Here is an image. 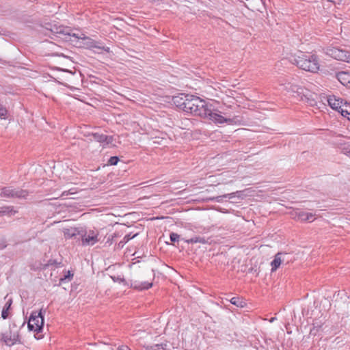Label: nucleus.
I'll use <instances>...</instances> for the list:
<instances>
[{
    "label": "nucleus",
    "mask_w": 350,
    "mask_h": 350,
    "mask_svg": "<svg viewBox=\"0 0 350 350\" xmlns=\"http://www.w3.org/2000/svg\"><path fill=\"white\" fill-rule=\"evenodd\" d=\"M38 27H40L38 31L45 36L49 37H51L52 35L56 36L66 41L74 42L79 39H85V38L83 33H75L70 27L57 25L55 23L46 22L38 25Z\"/></svg>",
    "instance_id": "1"
},
{
    "label": "nucleus",
    "mask_w": 350,
    "mask_h": 350,
    "mask_svg": "<svg viewBox=\"0 0 350 350\" xmlns=\"http://www.w3.org/2000/svg\"><path fill=\"white\" fill-rule=\"evenodd\" d=\"M289 62L299 68L311 72H316L319 69V59L316 55L299 52L291 55Z\"/></svg>",
    "instance_id": "2"
},
{
    "label": "nucleus",
    "mask_w": 350,
    "mask_h": 350,
    "mask_svg": "<svg viewBox=\"0 0 350 350\" xmlns=\"http://www.w3.org/2000/svg\"><path fill=\"white\" fill-rule=\"evenodd\" d=\"M188 98L184 111L202 118H205L206 114H208L207 113L210 111L211 104L206 103L204 100L196 96L189 95Z\"/></svg>",
    "instance_id": "3"
},
{
    "label": "nucleus",
    "mask_w": 350,
    "mask_h": 350,
    "mask_svg": "<svg viewBox=\"0 0 350 350\" xmlns=\"http://www.w3.org/2000/svg\"><path fill=\"white\" fill-rule=\"evenodd\" d=\"M20 327L16 325L10 326L8 330L1 334L0 341L10 347L20 342Z\"/></svg>",
    "instance_id": "4"
},
{
    "label": "nucleus",
    "mask_w": 350,
    "mask_h": 350,
    "mask_svg": "<svg viewBox=\"0 0 350 350\" xmlns=\"http://www.w3.org/2000/svg\"><path fill=\"white\" fill-rule=\"evenodd\" d=\"M27 326L29 331H33L36 334L42 332L44 326V315L42 309L39 312H32Z\"/></svg>",
    "instance_id": "5"
},
{
    "label": "nucleus",
    "mask_w": 350,
    "mask_h": 350,
    "mask_svg": "<svg viewBox=\"0 0 350 350\" xmlns=\"http://www.w3.org/2000/svg\"><path fill=\"white\" fill-rule=\"evenodd\" d=\"M99 232L97 230H89L81 227L80 237L83 246L94 245L99 241Z\"/></svg>",
    "instance_id": "6"
},
{
    "label": "nucleus",
    "mask_w": 350,
    "mask_h": 350,
    "mask_svg": "<svg viewBox=\"0 0 350 350\" xmlns=\"http://www.w3.org/2000/svg\"><path fill=\"white\" fill-rule=\"evenodd\" d=\"M327 55L339 61L350 62V52L335 46H328L325 49Z\"/></svg>",
    "instance_id": "7"
},
{
    "label": "nucleus",
    "mask_w": 350,
    "mask_h": 350,
    "mask_svg": "<svg viewBox=\"0 0 350 350\" xmlns=\"http://www.w3.org/2000/svg\"><path fill=\"white\" fill-rule=\"evenodd\" d=\"M210 111H208L206 116L204 119H208L212 120L216 124H223L227 123L228 124H233L237 123V117H234L232 118H226L222 116L221 115L215 112L214 109L213 108V105H210Z\"/></svg>",
    "instance_id": "8"
},
{
    "label": "nucleus",
    "mask_w": 350,
    "mask_h": 350,
    "mask_svg": "<svg viewBox=\"0 0 350 350\" xmlns=\"http://www.w3.org/2000/svg\"><path fill=\"white\" fill-rule=\"evenodd\" d=\"M284 88L289 92L296 93L301 100H304V97L308 99L307 94H305V91L307 90L297 84L288 83L285 85Z\"/></svg>",
    "instance_id": "9"
},
{
    "label": "nucleus",
    "mask_w": 350,
    "mask_h": 350,
    "mask_svg": "<svg viewBox=\"0 0 350 350\" xmlns=\"http://www.w3.org/2000/svg\"><path fill=\"white\" fill-rule=\"evenodd\" d=\"M91 135L93 137L95 141L100 144H103V146L111 144L113 141V138L112 136H108L103 133H92Z\"/></svg>",
    "instance_id": "10"
},
{
    "label": "nucleus",
    "mask_w": 350,
    "mask_h": 350,
    "mask_svg": "<svg viewBox=\"0 0 350 350\" xmlns=\"http://www.w3.org/2000/svg\"><path fill=\"white\" fill-rule=\"evenodd\" d=\"M335 77L343 85L350 88V72L346 71L335 72Z\"/></svg>",
    "instance_id": "11"
},
{
    "label": "nucleus",
    "mask_w": 350,
    "mask_h": 350,
    "mask_svg": "<svg viewBox=\"0 0 350 350\" xmlns=\"http://www.w3.org/2000/svg\"><path fill=\"white\" fill-rule=\"evenodd\" d=\"M189 95L190 94H181L179 96H173L172 101L176 107L184 111L186 107V103H187L189 98L188 96H189Z\"/></svg>",
    "instance_id": "12"
},
{
    "label": "nucleus",
    "mask_w": 350,
    "mask_h": 350,
    "mask_svg": "<svg viewBox=\"0 0 350 350\" xmlns=\"http://www.w3.org/2000/svg\"><path fill=\"white\" fill-rule=\"evenodd\" d=\"M329 105L334 110L338 111L340 113V109L345 105V102L340 98H336L334 96H329L327 98Z\"/></svg>",
    "instance_id": "13"
},
{
    "label": "nucleus",
    "mask_w": 350,
    "mask_h": 350,
    "mask_svg": "<svg viewBox=\"0 0 350 350\" xmlns=\"http://www.w3.org/2000/svg\"><path fill=\"white\" fill-rule=\"evenodd\" d=\"M63 232L66 239L77 238V236L80 237L81 227L64 228Z\"/></svg>",
    "instance_id": "14"
},
{
    "label": "nucleus",
    "mask_w": 350,
    "mask_h": 350,
    "mask_svg": "<svg viewBox=\"0 0 350 350\" xmlns=\"http://www.w3.org/2000/svg\"><path fill=\"white\" fill-rule=\"evenodd\" d=\"M130 286L134 289L142 291L151 288L152 286V283L149 282H139L135 280L131 282Z\"/></svg>",
    "instance_id": "15"
},
{
    "label": "nucleus",
    "mask_w": 350,
    "mask_h": 350,
    "mask_svg": "<svg viewBox=\"0 0 350 350\" xmlns=\"http://www.w3.org/2000/svg\"><path fill=\"white\" fill-rule=\"evenodd\" d=\"M284 263V259L282 258V252H278L274 256V259L271 262V271H275L277 269Z\"/></svg>",
    "instance_id": "16"
},
{
    "label": "nucleus",
    "mask_w": 350,
    "mask_h": 350,
    "mask_svg": "<svg viewBox=\"0 0 350 350\" xmlns=\"http://www.w3.org/2000/svg\"><path fill=\"white\" fill-rule=\"evenodd\" d=\"M314 217V215L312 213H306L304 211H295V217H297L298 219H300L301 221H310L312 217Z\"/></svg>",
    "instance_id": "17"
},
{
    "label": "nucleus",
    "mask_w": 350,
    "mask_h": 350,
    "mask_svg": "<svg viewBox=\"0 0 350 350\" xmlns=\"http://www.w3.org/2000/svg\"><path fill=\"white\" fill-rule=\"evenodd\" d=\"M235 193H236L232 192L231 193H228V194H225V195H223V196H215V197H211V198H206V201H207V202L212 201V202H221L223 198H228L229 199H231V198H234L235 196Z\"/></svg>",
    "instance_id": "18"
},
{
    "label": "nucleus",
    "mask_w": 350,
    "mask_h": 350,
    "mask_svg": "<svg viewBox=\"0 0 350 350\" xmlns=\"http://www.w3.org/2000/svg\"><path fill=\"white\" fill-rule=\"evenodd\" d=\"M50 266H53L54 267H62V265L61 262H57L56 260L51 259L48 260L47 263L46 264H40V267H38V269H46L47 267Z\"/></svg>",
    "instance_id": "19"
},
{
    "label": "nucleus",
    "mask_w": 350,
    "mask_h": 350,
    "mask_svg": "<svg viewBox=\"0 0 350 350\" xmlns=\"http://www.w3.org/2000/svg\"><path fill=\"white\" fill-rule=\"evenodd\" d=\"M137 235V234H135L133 235H131V234H128L123 238L122 240H121L118 244H117V248L118 249H122L124 245L131 239H133Z\"/></svg>",
    "instance_id": "20"
},
{
    "label": "nucleus",
    "mask_w": 350,
    "mask_h": 350,
    "mask_svg": "<svg viewBox=\"0 0 350 350\" xmlns=\"http://www.w3.org/2000/svg\"><path fill=\"white\" fill-rule=\"evenodd\" d=\"M185 242L187 243H200L202 244H206L208 243V240H206L204 237H195L190 239H183Z\"/></svg>",
    "instance_id": "21"
},
{
    "label": "nucleus",
    "mask_w": 350,
    "mask_h": 350,
    "mask_svg": "<svg viewBox=\"0 0 350 350\" xmlns=\"http://www.w3.org/2000/svg\"><path fill=\"white\" fill-rule=\"evenodd\" d=\"M340 110V113L341 115L345 118H347L349 120H350V105H349L347 102H345V105H342Z\"/></svg>",
    "instance_id": "22"
},
{
    "label": "nucleus",
    "mask_w": 350,
    "mask_h": 350,
    "mask_svg": "<svg viewBox=\"0 0 350 350\" xmlns=\"http://www.w3.org/2000/svg\"><path fill=\"white\" fill-rule=\"evenodd\" d=\"M230 303L237 307L243 308L246 305L245 302L239 297H232L230 300Z\"/></svg>",
    "instance_id": "23"
},
{
    "label": "nucleus",
    "mask_w": 350,
    "mask_h": 350,
    "mask_svg": "<svg viewBox=\"0 0 350 350\" xmlns=\"http://www.w3.org/2000/svg\"><path fill=\"white\" fill-rule=\"evenodd\" d=\"M12 304V300L11 299H8L4 306V308H3V310H2V312H1V317L3 319H5L8 318V315H9V312H8V310L10 308V306Z\"/></svg>",
    "instance_id": "24"
},
{
    "label": "nucleus",
    "mask_w": 350,
    "mask_h": 350,
    "mask_svg": "<svg viewBox=\"0 0 350 350\" xmlns=\"http://www.w3.org/2000/svg\"><path fill=\"white\" fill-rule=\"evenodd\" d=\"M38 73L36 71L29 70L23 67V77L35 78L38 76Z\"/></svg>",
    "instance_id": "25"
},
{
    "label": "nucleus",
    "mask_w": 350,
    "mask_h": 350,
    "mask_svg": "<svg viewBox=\"0 0 350 350\" xmlns=\"http://www.w3.org/2000/svg\"><path fill=\"white\" fill-rule=\"evenodd\" d=\"M72 278L73 273H71L70 271H68L66 272V274L64 275V277L59 279V284H62L66 280L70 281L72 279Z\"/></svg>",
    "instance_id": "26"
},
{
    "label": "nucleus",
    "mask_w": 350,
    "mask_h": 350,
    "mask_svg": "<svg viewBox=\"0 0 350 350\" xmlns=\"http://www.w3.org/2000/svg\"><path fill=\"white\" fill-rule=\"evenodd\" d=\"M340 150L341 153L350 157V145L344 144L340 147Z\"/></svg>",
    "instance_id": "27"
},
{
    "label": "nucleus",
    "mask_w": 350,
    "mask_h": 350,
    "mask_svg": "<svg viewBox=\"0 0 350 350\" xmlns=\"http://www.w3.org/2000/svg\"><path fill=\"white\" fill-rule=\"evenodd\" d=\"M166 347H167L166 344H156V345H154L153 346H151L150 349H152V350H161V349L165 350Z\"/></svg>",
    "instance_id": "28"
},
{
    "label": "nucleus",
    "mask_w": 350,
    "mask_h": 350,
    "mask_svg": "<svg viewBox=\"0 0 350 350\" xmlns=\"http://www.w3.org/2000/svg\"><path fill=\"white\" fill-rule=\"evenodd\" d=\"M8 111L7 109L3 107L2 105L0 104V118L3 119H5L7 118Z\"/></svg>",
    "instance_id": "29"
},
{
    "label": "nucleus",
    "mask_w": 350,
    "mask_h": 350,
    "mask_svg": "<svg viewBox=\"0 0 350 350\" xmlns=\"http://www.w3.org/2000/svg\"><path fill=\"white\" fill-rule=\"evenodd\" d=\"M111 279L113 280V282H120V283H123L124 285H127V282L125 280L124 278H121L120 276H111Z\"/></svg>",
    "instance_id": "30"
},
{
    "label": "nucleus",
    "mask_w": 350,
    "mask_h": 350,
    "mask_svg": "<svg viewBox=\"0 0 350 350\" xmlns=\"http://www.w3.org/2000/svg\"><path fill=\"white\" fill-rule=\"evenodd\" d=\"M119 161V158L116 156L111 157L108 161V163L111 165H116Z\"/></svg>",
    "instance_id": "31"
},
{
    "label": "nucleus",
    "mask_w": 350,
    "mask_h": 350,
    "mask_svg": "<svg viewBox=\"0 0 350 350\" xmlns=\"http://www.w3.org/2000/svg\"><path fill=\"white\" fill-rule=\"evenodd\" d=\"M120 237L119 234L117 232L113 233L112 235L108 237L107 243L109 244H112L113 242L115 241V239L116 237Z\"/></svg>",
    "instance_id": "32"
},
{
    "label": "nucleus",
    "mask_w": 350,
    "mask_h": 350,
    "mask_svg": "<svg viewBox=\"0 0 350 350\" xmlns=\"http://www.w3.org/2000/svg\"><path fill=\"white\" fill-rule=\"evenodd\" d=\"M180 236L175 232H171L170 234V239L172 242L178 241Z\"/></svg>",
    "instance_id": "33"
},
{
    "label": "nucleus",
    "mask_w": 350,
    "mask_h": 350,
    "mask_svg": "<svg viewBox=\"0 0 350 350\" xmlns=\"http://www.w3.org/2000/svg\"><path fill=\"white\" fill-rule=\"evenodd\" d=\"M12 210H10L8 208H5L0 211V215H12Z\"/></svg>",
    "instance_id": "34"
},
{
    "label": "nucleus",
    "mask_w": 350,
    "mask_h": 350,
    "mask_svg": "<svg viewBox=\"0 0 350 350\" xmlns=\"http://www.w3.org/2000/svg\"><path fill=\"white\" fill-rule=\"evenodd\" d=\"M32 31V28L29 25H23V33H29Z\"/></svg>",
    "instance_id": "35"
},
{
    "label": "nucleus",
    "mask_w": 350,
    "mask_h": 350,
    "mask_svg": "<svg viewBox=\"0 0 350 350\" xmlns=\"http://www.w3.org/2000/svg\"><path fill=\"white\" fill-rule=\"evenodd\" d=\"M312 325H313V327L312 329H310V334L316 336L319 330H318V329H316L315 323H312Z\"/></svg>",
    "instance_id": "36"
},
{
    "label": "nucleus",
    "mask_w": 350,
    "mask_h": 350,
    "mask_svg": "<svg viewBox=\"0 0 350 350\" xmlns=\"http://www.w3.org/2000/svg\"><path fill=\"white\" fill-rule=\"evenodd\" d=\"M289 254L287 253H282V258L284 259V263L286 262V264L288 263L289 259H288Z\"/></svg>",
    "instance_id": "37"
},
{
    "label": "nucleus",
    "mask_w": 350,
    "mask_h": 350,
    "mask_svg": "<svg viewBox=\"0 0 350 350\" xmlns=\"http://www.w3.org/2000/svg\"><path fill=\"white\" fill-rule=\"evenodd\" d=\"M3 192L5 193V195H6L8 196H14L12 191H10L7 189H4V191Z\"/></svg>",
    "instance_id": "38"
},
{
    "label": "nucleus",
    "mask_w": 350,
    "mask_h": 350,
    "mask_svg": "<svg viewBox=\"0 0 350 350\" xmlns=\"http://www.w3.org/2000/svg\"><path fill=\"white\" fill-rule=\"evenodd\" d=\"M313 323H315L316 329H318V330H319L322 327L321 323H319L318 322H314Z\"/></svg>",
    "instance_id": "39"
},
{
    "label": "nucleus",
    "mask_w": 350,
    "mask_h": 350,
    "mask_svg": "<svg viewBox=\"0 0 350 350\" xmlns=\"http://www.w3.org/2000/svg\"><path fill=\"white\" fill-rule=\"evenodd\" d=\"M327 1L334 3H340L342 1V0H327Z\"/></svg>",
    "instance_id": "40"
},
{
    "label": "nucleus",
    "mask_w": 350,
    "mask_h": 350,
    "mask_svg": "<svg viewBox=\"0 0 350 350\" xmlns=\"http://www.w3.org/2000/svg\"><path fill=\"white\" fill-rule=\"evenodd\" d=\"M5 247V245L3 243H0V249H3V248H4Z\"/></svg>",
    "instance_id": "41"
},
{
    "label": "nucleus",
    "mask_w": 350,
    "mask_h": 350,
    "mask_svg": "<svg viewBox=\"0 0 350 350\" xmlns=\"http://www.w3.org/2000/svg\"><path fill=\"white\" fill-rule=\"evenodd\" d=\"M338 338H335L334 342H336L338 344L339 342Z\"/></svg>",
    "instance_id": "42"
},
{
    "label": "nucleus",
    "mask_w": 350,
    "mask_h": 350,
    "mask_svg": "<svg viewBox=\"0 0 350 350\" xmlns=\"http://www.w3.org/2000/svg\"><path fill=\"white\" fill-rule=\"evenodd\" d=\"M338 338H335L334 342H336L338 344L339 342Z\"/></svg>",
    "instance_id": "43"
},
{
    "label": "nucleus",
    "mask_w": 350,
    "mask_h": 350,
    "mask_svg": "<svg viewBox=\"0 0 350 350\" xmlns=\"http://www.w3.org/2000/svg\"><path fill=\"white\" fill-rule=\"evenodd\" d=\"M65 193H66V192H63V193H62V196H65V195H66V194H65Z\"/></svg>",
    "instance_id": "44"
},
{
    "label": "nucleus",
    "mask_w": 350,
    "mask_h": 350,
    "mask_svg": "<svg viewBox=\"0 0 350 350\" xmlns=\"http://www.w3.org/2000/svg\"><path fill=\"white\" fill-rule=\"evenodd\" d=\"M118 350H124L122 348H118Z\"/></svg>",
    "instance_id": "45"
}]
</instances>
